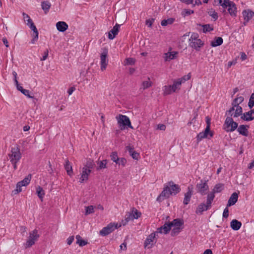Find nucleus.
<instances>
[{"instance_id": "nucleus-1", "label": "nucleus", "mask_w": 254, "mask_h": 254, "mask_svg": "<svg viewBox=\"0 0 254 254\" xmlns=\"http://www.w3.org/2000/svg\"><path fill=\"white\" fill-rule=\"evenodd\" d=\"M8 156L9 157L10 162L13 165L14 169H17L16 164L19 161L22 157L19 146L16 145L12 147L10 152L8 154Z\"/></svg>"}, {"instance_id": "nucleus-2", "label": "nucleus", "mask_w": 254, "mask_h": 254, "mask_svg": "<svg viewBox=\"0 0 254 254\" xmlns=\"http://www.w3.org/2000/svg\"><path fill=\"white\" fill-rule=\"evenodd\" d=\"M23 19L25 21H27V25L29 26L30 29L33 31L34 36L32 40H31V43L34 44L35 41H37L38 39V31L36 28V27L34 25V23L32 21V20L30 18L29 16L26 13L23 12Z\"/></svg>"}, {"instance_id": "nucleus-3", "label": "nucleus", "mask_w": 254, "mask_h": 254, "mask_svg": "<svg viewBox=\"0 0 254 254\" xmlns=\"http://www.w3.org/2000/svg\"><path fill=\"white\" fill-rule=\"evenodd\" d=\"M118 121V124L121 127L122 130L125 128L126 127H127L130 128H132V127L131 125V123L129 118L123 115H120L118 117H116Z\"/></svg>"}, {"instance_id": "nucleus-4", "label": "nucleus", "mask_w": 254, "mask_h": 254, "mask_svg": "<svg viewBox=\"0 0 254 254\" xmlns=\"http://www.w3.org/2000/svg\"><path fill=\"white\" fill-rule=\"evenodd\" d=\"M224 126H225L224 129L226 131L233 132L237 129L238 126L237 123L234 121L233 119L231 117H227L225 121Z\"/></svg>"}, {"instance_id": "nucleus-5", "label": "nucleus", "mask_w": 254, "mask_h": 254, "mask_svg": "<svg viewBox=\"0 0 254 254\" xmlns=\"http://www.w3.org/2000/svg\"><path fill=\"white\" fill-rule=\"evenodd\" d=\"M121 225L119 226V227ZM119 228L118 223H112L109 224L106 227H104L99 232V234L102 236H106L111 233L115 231L116 229Z\"/></svg>"}, {"instance_id": "nucleus-6", "label": "nucleus", "mask_w": 254, "mask_h": 254, "mask_svg": "<svg viewBox=\"0 0 254 254\" xmlns=\"http://www.w3.org/2000/svg\"><path fill=\"white\" fill-rule=\"evenodd\" d=\"M214 135V131L210 130L209 127H205L203 131L199 132L196 136V140L198 142L204 138L210 139Z\"/></svg>"}, {"instance_id": "nucleus-7", "label": "nucleus", "mask_w": 254, "mask_h": 254, "mask_svg": "<svg viewBox=\"0 0 254 254\" xmlns=\"http://www.w3.org/2000/svg\"><path fill=\"white\" fill-rule=\"evenodd\" d=\"M207 182L208 180H201L200 183L197 184L196 186V189L197 192H199L202 195L206 194L209 189Z\"/></svg>"}, {"instance_id": "nucleus-8", "label": "nucleus", "mask_w": 254, "mask_h": 254, "mask_svg": "<svg viewBox=\"0 0 254 254\" xmlns=\"http://www.w3.org/2000/svg\"><path fill=\"white\" fill-rule=\"evenodd\" d=\"M39 237V235L38 234V231L36 229L30 232L29 239L26 242L27 247H30L33 245Z\"/></svg>"}, {"instance_id": "nucleus-9", "label": "nucleus", "mask_w": 254, "mask_h": 254, "mask_svg": "<svg viewBox=\"0 0 254 254\" xmlns=\"http://www.w3.org/2000/svg\"><path fill=\"white\" fill-rule=\"evenodd\" d=\"M157 242L156 233H151L146 239L144 242L145 248L150 249Z\"/></svg>"}, {"instance_id": "nucleus-10", "label": "nucleus", "mask_w": 254, "mask_h": 254, "mask_svg": "<svg viewBox=\"0 0 254 254\" xmlns=\"http://www.w3.org/2000/svg\"><path fill=\"white\" fill-rule=\"evenodd\" d=\"M108 56V50L107 49H104L103 52L101 53L100 56L101 59V69L102 71H104L106 69L107 65L108 63V60L107 59Z\"/></svg>"}, {"instance_id": "nucleus-11", "label": "nucleus", "mask_w": 254, "mask_h": 254, "mask_svg": "<svg viewBox=\"0 0 254 254\" xmlns=\"http://www.w3.org/2000/svg\"><path fill=\"white\" fill-rule=\"evenodd\" d=\"M187 192L185 193V197L183 203L185 205L189 203L192 195L193 194V187L192 186H189L187 189Z\"/></svg>"}, {"instance_id": "nucleus-12", "label": "nucleus", "mask_w": 254, "mask_h": 254, "mask_svg": "<svg viewBox=\"0 0 254 254\" xmlns=\"http://www.w3.org/2000/svg\"><path fill=\"white\" fill-rule=\"evenodd\" d=\"M166 185L169 186L172 195H176L181 191L180 187L178 185L175 184L173 181L169 182Z\"/></svg>"}, {"instance_id": "nucleus-13", "label": "nucleus", "mask_w": 254, "mask_h": 254, "mask_svg": "<svg viewBox=\"0 0 254 254\" xmlns=\"http://www.w3.org/2000/svg\"><path fill=\"white\" fill-rule=\"evenodd\" d=\"M241 119L246 121H251L254 120V109L243 113L241 117Z\"/></svg>"}, {"instance_id": "nucleus-14", "label": "nucleus", "mask_w": 254, "mask_h": 254, "mask_svg": "<svg viewBox=\"0 0 254 254\" xmlns=\"http://www.w3.org/2000/svg\"><path fill=\"white\" fill-rule=\"evenodd\" d=\"M126 150L128 151L129 154L134 159L138 160L139 158V154L134 150L133 146L128 145L126 147Z\"/></svg>"}, {"instance_id": "nucleus-15", "label": "nucleus", "mask_w": 254, "mask_h": 254, "mask_svg": "<svg viewBox=\"0 0 254 254\" xmlns=\"http://www.w3.org/2000/svg\"><path fill=\"white\" fill-rule=\"evenodd\" d=\"M204 44L202 40H197L189 43V46L196 51H199L201 47Z\"/></svg>"}, {"instance_id": "nucleus-16", "label": "nucleus", "mask_w": 254, "mask_h": 254, "mask_svg": "<svg viewBox=\"0 0 254 254\" xmlns=\"http://www.w3.org/2000/svg\"><path fill=\"white\" fill-rule=\"evenodd\" d=\"M120 27V25L117 23L116 24L112 29L108 33L109 39L112 40L116 37L119 33Z\"/></svg>"}, {"instance_id": "nucleus-17", "label": "nucleus", "mask_w": 254, "mask_h": 254, "mask_svg": "<svg viewBox=\"0 0 254 254\" xmlns=\"http://www.w3.org/2000/svg\"><path fill=\"white\" fill-rule=\"evenodd\" d=\"M211 208L208 204L206 203L205 204L204 203H201L197 206L195 213L198 215L202 214L203 212L205 211H206L209 209Z\"/></svg>"}, {"instance_id": "nucleus-18", "label": "nucleus", "mask_w": 254, "mask_h": 254, "mask_svg": "<svg viewBox=\"0 0 254 254\" xmlns=\"http://www.w3.org/2000/svg\"><path fill=\"white\" fill-rule=\"evenodd\" d=\"M248 128H249V126L242 125L238 127L237 131L240 134L248 136L249 135Z\"/></svg>"}, {"instance_id": "nucleus-19", "label": "nucleus", "mask_w": 254, "mask_h": 254, "mask_svg": "<svg viewBox=\"0 0 254 254\" xmlns=\"http://www.w3.org/2000/svg\"><path fill=\"white\" fill-rule=\"evenodd\" d=\"M186 80V79L185 77L181 79H178L177 80H175L174 81L173 84L171 85L173 92H175L177 89H180V86L181 84L185 82Z\"/></svg>"}, {"instance_id": "nucleus-20", "label": "nucleus", "mask_w": 254, "mask_h": 254, "mask_svg": "<svg viewBox=\"0 0 254 254\" xmlns=\"http://www.w3.org/2000/svg\"><path fill=\"white\" fill-rule=\"evenodd\" d=\"M67 24L64 21H59L56 23V27L60 32H64L68 29Z\"/></svg>"}, {"instance_id": "nucleus-21", "label": "nucleus", "mask_w": 254, "mask_h": 254, "mask_svg": "<svg viewBox=\"0 0 254 254\" xmlns=\"http://www.w3.org/2000/svg\"><path fill=\"white\" fill-rule=\"evenodd\" d=\"M238 198V194L236 192L233 193L228 200L227 206L230 207L231 206L234 205L237 201Z\"/></svg>"}, {"instance_id": "nucleus-22", "label": "nucleus", "mask_w": 254, "mask_h": 254, "mask_svg": "<svg viewBox=\"0 0 254 254\" xmlns=\"http://www.w3.org/2000/svg\"><path fill=\"white\" fill-rule=\"evenodd\" d=\"M171 228L174 226L175 228H183V220L180 219H175L173 221L170 222Z\"/></svg>"}, {"instance_id": "nucleus-23", "label": "nucleus", "mask_w": 254, "mask_h": 254, "mask_svg": "<svg viewBox=\"0 0 254 254\" xmlns=\"http://www.w3.org/2000/svg\"><path fill=\"white\" fill-rule=\"evenodd\" d=\"M243 15L244 18V20L245 21H249L254 16V12L249 9L244 10L243 11Z\"/></svg>"}, {"instance_id": "nucleus-24", "label": "nucleus", "mask_w": 254, "mask_h": 254, "mask_svg": "<svg viewBox=\"0 0 254 254\" xmlns=\"http://www.w3.org/2000/svg\"><path fill=\"white\" fill-rule=\"evenodd\" d=\"M231 228L235 231L239 230L242 226V223L236 219H233L230 223Z\"/></svg>"}, {"instance_id": "nucleus-25", "label": "nucleus", "mask_w": 254, "mask_h": 254, "mask_svg": "<svg viewBox=\"0 0 254 254\" xmlns=\"http://www.w3.org/2000/svg\"><path fill=\"white\" fill-rule=\"evenodd\" d=\"M178 54V52H168L167 53L165 54V61H170V60L175 59L177 55Z\"/></svg>"}, {"instance_id": "nucleus-26", "label": "nucleus", "mask_w": 254, "mask_h": 254, "mask_svg": "<svg viewBox=\"0 0 254 254\" xmlns=\"http://www.w3.org/2000/svg\"><path fill=\"white\" fill-rule=\"evenodd\" d=\"M64 168L66 171L67 174L69 176H72L73 171H72V168L71 166L69 161L68 159H66L65 161V164L64 165Z\"/></svg>"}, {"instance_id": "nucleus-27", "label": "nucleus", "mask_w": 254, "mask_h": 254, "mask_svg": "<svg viewBox=\"0 0 254 254\" xmlns=\"http://www.w3.org/2000/svg\"><path fill=\"white\" fill-rule=\"evenodd\" d=\"M161 195L165 198H168L170 195H172V193L170 192V189L169 186L165 185L163 190L160 193Z\"/></svg>"}, {"instance_id": "nucleus-28", "label": "nucleus", "mask_w": 254, "mask_h": 254, "mask_svg": "<svg viewBox=\"0 0 254 254\" xmlns=\"http://www.w3.org/2000/svg\"><path fill=\"white\" fill-rule=\"evenodd\" d=\"M223 42V39L220 37H216L214 40L211 42V46L213 47L220 46Z\"/></svg>"}, {"instance_id": "nucleus-29", "label": "nucleus", "mask_w": 254, "mask_h": 254, "mask_svg": "<svg viewBox=\"0 0 254 254\" xmlns=\"http://www.w3.org/2000/svg\"><path fill=\"white\" fill-rule=\"evenodd\" d=\"M51 6V3L48 1H44L41 2L42 8L44 11L45 14L49 12Z\"/></svg>"}, {"instance_id": "nucleus-30", "label": "nucleus", "mask_w": 254, "mask_h": 254, "mask_svg": "<svg viewBox=\"0 0 254 254\" xmlns=\"http://www.w3.org/2000/svg\"><path fill=\"white\" fill-rule=\"evenodd\" d=\"M31 178V175L29 174L23 180L18 182V183H19V185H21L22 187L27 186L30 183Z\"/></svg>"}, {"instance_id": "nucleus-31", "label": "nucleus", "mask_w": 254, "mask_h": 254, "mask_svg": "<svg viewBox=\"0 0 254 254\" xmlns=\"http://www.w3.org/2000/svg\"><path fill=\"white\" fill-rule=\"evenodd\" d=\"M236 9L237 7L236 4L234 3V2L232 1V2L231 4V6L228 7V11L231 16H235L236 15L237 12Z\"/></svg>"}, {"instance_id": "nucleus-32", "label": "nucleus", "mask_w": 254, "mask_h": 254, "mask_svg": "<svg viewBox=\"0 0 254 254\" xmlns=\"http://www.w3.org/2000/svg\"><path fill=\"white\" fill-rule=\"evenodd\" d=\"M81 177L80 178V179H79L80 183H82L84 181H86L88 180V174L86 172V168H84V167L82 168V173H81Z\"/></svg>"}, {"instance_id": "nucleus-33", "label": "nucleus", "mask_w": 254, "mask_h": 254, "mask_svg": "<svg viewBox=\"0 0 254 254\" xmlns=\"http://www.w3.org/2000/svg\"><path fill=\"white\" fill-rule=\"evenodd\" d=\"M107 160H103L102 161H98L97 164L98 166L96 168L97 170H102L107 168Z\"/></svg>"}, {"instance_id": "nucleus-34", "label": "nucleus", "mask_w": 254, "mask_h": 254, "mask_svg": "<svg viewBox=\"0 0 254 254\" xmlns=\"http://www.w3.org/2000/svg\"><path fill=\"white\" fill-rule=\"evenodd\" d=\"M235 108H236V109H235V111L233 117L234 118H237L240 116H243V109H242V107L240 106V105H236Z\"/></svg>"}, {"instance_id": "nucleus-35", "label": "nucleus", "mask_w": 254, "mask_h": 254, "mask_svg": "<svg viewBox=\"0 0 254 254\" xmlns=\"http://www.w3.org/2000/svg\"><path fill=\"white\" fill-rule=\"evenodd\" d=\"M36 193L39 198L41 200V201L43 200V198L45 195V191L43 189L42 187L40 186H38L36 188Z\"/></svg>"}, {"instance_id": "nucleus-36", "label": "nucleus", "mask_w": 254, "mask_h": 254, "mask_svg": "<svg viewBox=\"0 0 254 254\" xmlns=\"http://www.w3.org/2000/svg\"><path fill=\"white\" fill-rule=\"evenodd\" d=\"M224 189V185L222 184H217L214 187L212 192L214 194L215 193L220 192Z\"/></svg>"}, {"instance_id": "nucleus-37", "label": "nucleus", "mask_w": 254, "mask_h": 254, "mask_svg": "<svg viewBox=\"0 0 254 254\" xmlns=\"http://www.w3.org/2000/svg\"><path fill=\"white\" fill-rule=\"evenodd\" d=\"M215 197V194L212 191L209 193L207 196L206 204L211 207L212 202Z\"/></svg>"}, {"instance_id": "nucleus-38", "label": "nucleus", "mask_w": 254, "mask_h": 254, "mask_svg": "<svg viewBox=\"0 0 254 254\" xmlns=\"http://www.w3.org/2000/svg\"><path fill=\"white\" fill-rule=\"evenodd\" d=\"M133 218L132 214L131 213H127L125 217V219L122 221V223L124 226L126 225L130 220H132Z\"/></svg>"}, {"instance_id": "nucleus-39", "label": "nucleus", "mask_w": 254, "mask_h": 254, "mask_svg": "<svg viewBox=\"0 0 254 254\" xmlns=\"http://www.w3.org/2000/svg\"><path fill=\"white\" fill-rule=\"evenodd\" d=\"M76 244H78L80 247H83L87 244V242L82 240V237L77 235L76 236Z\"/></svg>"}, {"instance_id": "nucleus-40", "label": "nucleus", "mask_w": 254, "mask_h": 254, "mask_svg": "<svg viewBox=\"0 0 254 254\" xmlns=\"http://www.w3.org/2000/svg\"><path fill=\"white\" fill-rule=\"evenodd\" d=\"M163 230V233L167 234L170 231L171 228L170 225V222H166L165 224L161 227Z\"/></svg>"}, {"instance_id": "nucleus-41", "label": "nucleus", "mask_w": 254, "mask_h": 254, "mask_svg": "<svg viewBox=\"0 0 254 254\" xmlns=\"http://www.w3.org/2000/svg\"><path fill=\"white\" fill-rule=\"evenodd\" d=\"M95 166V164L93 160L91 159H89L87 160L84 167L85 168L93 169Z\"/></svg>"}, {"instance_id": "nucleus-42", "label": "nucleus", "mask_w": 254, "mask_h": 254, "mask_svg": "<svg viewBox=\"0 0 254 254\" xmlns=\"http://www.w3.org/2000/svg\"><path fill=\"white\" fill-rule=\"evenodd\" d=\"M244 100V98L243 96H239L236 98L232 102V105L236 106V105H239Z\"/></svg>"}, {"instance_id": "nucleus-43", "label": "nucleus", "mask_w": 254, "mask_h": 254, "mask_svg": "<svg viewBox=\"0 0 254 254\" xmlns=\"http://www.w3.org/2000/svg\"><path fill=\"white\" fill-rule=\"evenodd\" d=\"M175 21V19L173 18H168L167 19H164L161 22V24L163 26H167L168 24H172Z\"/></svg>"}, {"instance_id": "nucleus-44", "label": "nucleus", "mask_w": 254, "mask_h": 254, "mask_svg": "<svg viewBox=\"0 0 254 254\" xmlns=\"http://www.w3.org/2000/svg\"><path fill=\"white\" fill-rule=\"evenodd\" d=\"M200 25L203 27V32L205 33L213 30V28L209 24Z\"/></svg>"}, {"instance_id": "nucleus-45", "label": "nucleus", "mask_w": 254, "mask_h": 254, "mask_svg": "<svg viewBox=\"0 0 254 254\" xmlns=\"http://www.w3.org/2000/svg\"><path fill=\"white\" fill-rule=\"evenodd\" d=\"M198 37L199 36L197 33H192L190 38L189 39V43L195 41H197V40H201V39H199Z\"/></svg>"}, {"instance_id": "nucleus-46", "label": "nucleus", "mask_w": 254, "mask_h": 254, "mask_svg": "<svg viewBox=\"0 0 254 254\" xmlns=\"http://www.w3.org/2000/svg\"><path fill=\"white\" fill-rule=\"evenodd\" d=\"M131 213L132 214L133 218L134 219H138L140 217L141 215V212H139L137 209L134 208L132 209V212Z\"/></svg>"}, {"instance_id": "nucleus-47", "label": "nucleus", "mask_w": 254, "mask_h": 254, "mask_svg": "<svg viewBox=\"0 0 254 254\" xmlns=\"http://www.w3.org/2000/svg\"><path fill=\"white\" fill-rule=\"evenodd\" d=\"M183 228H174L171 233V235L173 237L179 234Z\"/></svg>"}, {"instance_id": "nucleus-48", "label": "nucleus", "mask_w": 254, "mask_h": 254, "mask_svg": "<svg viewBox=\"0 0 254 254\" xmlns=\"http://www.w3.org/2000/svg\"><path fill=\"white\" fill-rule=\"evenodd\" d=\"M94 206L93 205H90L85 207V215H87L94 212Z\"/></svg>"}, {"instance_id": "nucleus-49", "label": "nucleus", "mask_w": 254, "mask_h": 254, "mask_svg": "<svg viewBox=\"0 0 254 254\" xmlns=\"http://www.w3.org/2000/svg\"><path fill=\"white\" fill-rule=\"evenodd\" d=\"M111 160L115 162L116 163H117L119 158L118 156V154L117 152H113L112 154L110 155Z\"/></svg>"}, {"instance_id": "nucleus-50", "label": "nucleus", "mask_w": 254, "mask_h": 254, "mask_svg": "<svg viewBox=\"0 0 254 254\" xmlns=\"http://www.w3.org/2000/svg\"><path fill=\"white\" fill-rule=\"evenodd\" d=\"M151 82L149 80V79L147 81H144L142 83V86L143 90L149 88L151 86Z\"/></svg>"}, {"instance_id": "nucleus-51", "label": "nucleus", "mask_w": 254, "mask_h": 254, "mask_svg": "<svg viewBox=\"0 0 254 254\" xmlns=\"http://www.w3.org/2000/svg\"><path fill=\"white\" fill-rule=\"evenodd\" d=\"M164 95H169L172 92H173L171 85L169 86H165L164 87Z\"/></svg>"}, {"instance_id": "nucleus-52", "label": "nucleus", "mask_w": 254, "mask_h": 254, "mask_svg": "<svg viewBox=\"0 0 254 254\" xmlns=\"http://www.w3.org/2000/svg\"><path fill=\"white\" fill-rule=\"evenodd\" d=\"M22 186L21 185H19V183L18 182L16 185V189L12 191V193L14 194H16L19 192L22 191L21 187Z\"/></svg>"}, {"instance_id": "nucleus-53", "label": "nucleus", "mask_w": 254, "mask_h": 254, "mask_svg": "<svg viewBox=\"0 0 254 254\" xmlns=\"http://www.w3.org/2000/svg\"><path fill=\"white\" fill-rule=\"evenodd\" d=\"M235 107L234 105H232V107L226 112L225 115L230 116V117H232L234 115V113H233V112L235 110Z\"/></svg>"}, {"instance_id": "nucleus-54", "label": "nucleus", "mask_w": 254, "mask_h": 254, "mask_svg": "<svg viewBox=\"0 0 254 254\" xmlns=\"http://www.w3.org/2000/svg\"><path fill=\"white\" fill-rule=\"evenodd\" d=\"M208 14L215 20L217 19L218 17L217 13L215 12L214 10H213L212 9H211L209 11H208Z\"/></svg>"}, {"instance_id": "nucleus-55", "label": "nucleus", "mask_w": 254, "mask_h": 254, "mask_svg": "<svg viewBox=\"0 0 254 254\" xmlns=\"http://www.w3.org/2000/svg\"><path fill=\"white\" fill-rule=\"evenodd\" d=\"M232 2V1H230L229 0H224V2L221 4V6L224 8H227L228 7L231 6V4Z\"/></svg>"}, {"instance_id": "nucleus-56", "label": "nucleus", "mask_w": 254, "mask_h": 254, "mask_svg": "<svg viewBox=\"0 0 254 254\" xmlns=\"http://www.w3.org/2000/svg\"><path fill=\"white\" fill-rule=\"evenodd\" d=\"M22 94H23L25 96H27V97L29 98H32L35 100H36L35 98H34L33 96H31L29 90L27 89H24L21 92Z\"/></svg>"}, {"instance_id": "nucleus-57", "label": "nucleus", "mask_w": 254, "mask_h": 254, "mask_svg": "<svg viewBox=\"0 0 254 254\" xmlns=\"http://www.w3.org/2000/svg\"><path fill=\"white\" fill-rule=\"evenodd\" d=\"M127 163V160L125 158H119L117 164H119V165H122L123 166H125Z\"/></svg>"}, {"instance_id": "nucleus-58", "label": "nucleus", "mask_w": 254, "mask_h": 254, "mask_svg": "<svg viewBox=\"0 0 254 254\" xmlns=\"http://www.w3.org/2000/svg\"><path fill=\"white\" fill-rule=\"evenodd\" d=\"M135 60L133 58H129L126 59V64L133 65L135 63Z\"/></svg>"}, {"instance_id": "nucleus-59", "label": "nucleus", "mask_w": 254, "mask_h": 254, "mask_svg": "<svg viewBox=\"0 0 254 254\" xmlns=\"http://www.w3.org/2000/svg\"><path fill=\"white\" fill-rule=\"evenodd\" d=\"M194 11L193 10L190 9H185L182 12V14L184 15L185 16L189 15L190 14L193 13Z\"/></svg>"}, {"instance_id": "nucleus-60", "label": "nucleus", "mask_w": 254, "mask_h": 254, "mask_svg": "<svg viewBox=\"0 0 254 254\" xmlns=\"http://www.w3.org/2000/svg\"><path fill=\"white\" fill-rule=\"evenodd\" d=\"M155 19L154 18L149 19L146 20V24L148 27H151L153 23L154 22Z\"/></svg>"}, {"instance_id": "nucleus-61", "label": "nucleus", "mask_w": 254, "mask_h": 254, "mask_svg": "<svg viewBox=\"0 0 254 254\" xmlns=\"http://www.w3.org/2000/svg\"><path fill=\"white\" fill-rule=\"evenodd\" d=\"M229 216V210L228 207H226L223 213V217L224 218H227Z\"/></svg>"}, {"instance_id": "nucleus-62", "label": "nucleus", "mask_w": 254, "mask_h": 254, "mask_svg": "<svg viewBox=\"0 0 254 254\" xmlns=\"http://www.w3.org/2000/svg\"><path fill=\"white\" fill-rule=\"evenodd\" d=\"M48 53L49 51L47 49L44 53V55L43 56V57L41 59V61H45L47 59L48 56Z\"/></svg>"}, {"instance_id": "nucleus-63", "label": "nucleus", "mask_w": 254, "mask_h": 254, "mask_svg": "<svg viewBox=\"0 0 254 254\" xmlns=\"http://www.w3.org/2000/svg\"><path fill=\"white\" fill-rule=\"evenodd\" d=\"M206 119V127H209V128H210V125H211V119L209 117H206L205 118Z\"/></svg>"}, {"instance_id": "nucleus-64", "label": "nucleus", "mask_w": 254, "mask_h": 254, "mask_svg": "<svg viewBox=\"0 0 254 254\" xmlns=\"http://www.w3.org/2000/svg\"><path fill=\"white\" fill-rule=\"evenodd\" d=\"M74 236H70L69 237H68L66 240L67 241V244L68 245H70L72 244V243L73 242V240H74Z\"/></svg>"}]
</instances>
